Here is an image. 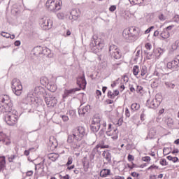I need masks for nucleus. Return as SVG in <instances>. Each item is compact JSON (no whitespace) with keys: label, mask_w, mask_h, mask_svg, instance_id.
Here are the masks:
<instances>
[{"label":"nucleus","mask_w":179,"mask_h":179,"mask_svg":"<svg viewBox=\"0 0 179 179\" xmlns=\"http://www.w3.org/2000/svg\"><path fill=\"white\" fill-rule=\"evenodd\" d=\"M25 104H34V106H40L43 103V100L34 96L31 92H29L27 98L24 99Z\"/></svg>","instance_id":"nucleus-6"},{"label":"nucleus","mask_w":179,"mask_h":179,"mask_svg":"<svg viewBox=\"0 0 179 179\" xmlns=\"http://www.w3.org/2000/svg\"><path fill=\"white\" fill-rule=\"evenodd\" d=\"M62 118L63 121H64V122L69 120V117H68V116H66V115H62Z\"/></svg>","instance_id":"nucleus-54"},{"label":"nucleus","mask_w":179,"mask_h":179,"mask_svg":"<svg viewBox=\"0 0 179 179\" xmlns=\"http://www.w3.org/2000/svg\"><path fill=\"white\" fill-rule=\"evenodd\" d=\"M92 39L93 47L92 48V51H93V52H99V50H103L104 48V41L99 38L96 35L92 36Z\"/></svg>","instance_id":"nucleus-5"},{"label":"nucleus","mask_w":179,"mask_h":179,"mask_svg":"<svg viewBox=\"0 0 179 179\" xmlns=\"http://www.w3.org/2000/svg\"><path fill=\"white\" fill-rule=\"evenodd\" d=\"M110 169H103L100 173V176L103 178L107 177V176H110Z\"/></svg>","instance_id":"nucleus-27"},{"label":"nucleus","mask_w":179,"mask_h":179,"mask_svg":"<svg viewBox=\"0 0 179 179\" xmlns=\"http://www.w3.org/2000/svg\"><path fill=\"white\" fill-rule=\"evenodd\" d=\"M145 48L146 50H149V51H150V50H152V45L150 43H146Z\"/></svg>","instance_id":"nucleus-51"},{"label":"nucleus","mask_w":179,"mask_h":179,"mask_svg":"<svg viewBox=\"0 0 179 179\" xmlns=\"http://www.w3.org/2000/svg\"><path fill=\"white\" fill-rule=\"evenodd\" d=\"M166 68L168 69H171V71L178 69L179 68V56H178L175 60L168 62Z\"/></svg>","instance_id":"nucleus-10"},{"label":"nucleus","mask_w":179,"mask_h":179,"mask_svg":"<svg viewBox=\"0 0 179 179\" xmlns=\"http://www.w3.org/2000/svg\"><path fill=\"white\" fill-rule=\"evenodd\" d=\"M26 176H27V177H31V176H33V171H27V173H26Z\"/></svg>","instance_id":"nucleus-55"},{"label":"nucleus","mask_w":179,"mask_h":179,"mask_svg":"<svg viewBox=\"0 0 179 179\" xmlns=\"http://www.w3.org/2000/svg\"><path fill=\"white\" fill-rule=\"evenodd\" d=\"M106 135L108 136H110L113 141H117L118 139V129H112L111 124H109L108 131H106Z\"/></svg>","instance_id":"nucleus-9"},{"label":"nucleus","mask_w":179,"mask_h":179,"mask_svg":"<svg viewBox=\"0 0 179 179\" xmlns=\"http://www.w3.org/2000/svg\"><path fill=\"white\" fill-rule=\"evenodd\" d=\"M110 55L111 57H113V58H115V59H120L121 57H122V54L121 53V51H120V50Z\"/></svg>","instance_id":"nucleus-26"},{"label":"nucleus","mask_w":179,"mask_h":179,"mask_svg":"<svg viewBox=\"0 0 179 179\" xmlns=\"http://www.w3.org/2000/svg\"><path fill=\"white\" fill-rule=\"evenodd\" d=\"M13 103L10 101V99L8 95H4L0 100V112L8 113L6 116L5 121L8 125L13 126L17 124L19 116L16 110L12 111Z\"/></svg>","instance_id":"nucleus-1"},{"label":"nucleus","mask_w":179,"mask_h":179,"mask_svg":"<svg viewBox=\"0 0 179 179\" xmlns=\"http://www.w3.org/2000/svg\"><path fill=\"white\" fill-rule=\"evenodd\" d=\"M173 22H176V23H178L179 22V15H176L173 18Z\"/></svg>","instance_id":"nucleus-46"},{"label":"nucleus","mask_w":179,"mask_h":179,"mask_svg":"<svg viewBox=\"0 0 179 179\" xmlns=\"http://www.w3.org/2000/svg\"><path fill=\"white\" fill-rule=\"evenodd\" d=\"M148 104L149 105L150 108H157L159 104L162 103V95L157 94L155 96V99H152L151 101L150 100L147 101Z\"/></svg>","instance_id":"nucleus-7"},{"label":"nucleus","mask_w":179,"mask_h":179,"mask_svg":"<svg viewBox=\"0 0 179 179\" xmlns=\"http://www.w3.org/2000/svg\"><path fill=\"white\" fill-rule=\"evenodd\" d=\"M78 85H80V86H83V87H86V78H85V74L82 77H80L77 80Z\"/></svg>","instance_id":"nucleus-16"},{"label":"nucleus","mask_w":179,"mask_h":179,"mask_svg":"<svg viewBox=\"0 0 179 179\" xmlns=\"http://www.w3.org/2000/svg\"><path fill=\"white\" fill-rule=\"evenodd\" d=\"M99 148H101V149H108L109 146L108 145H104L103 144H101V145H97L95 148L99 149Z\"/></svg>","instance_id":"nucleus-36"},{"label":"nucleus","mask_w":179,"mask_h":179,"mask_svg":"<svg viewBox=\"0 0 179 179\" xmlns=\"http://www.w3.org/2000/svg\"><path fill=\"white\" fill-rule=\"evenodd\" d=\"M72 163V159L69 158L68 162L66 163V166H70V164Z\"/></svg>","instance_id":"nucleus-63"},{"label":"nucleus","mask_w":179,"mask_h":179,"mask_svg":"<svg viewBox=\"0 0 179 179\" xmlns=\"http://www.w3.org/2000/svg\"><path fill=\"white\" fill-rule=\"evenodd\" d=\"M178 160V157H173L172 158V162H173V163H177Z\"/></svg>","instance_id":"nucleus-62"},{"label":"nucleus","mask_w":179,"mask_h":179,"mask_svg":"<svg viewBox=\"0 0 179 179\" xmlns=\"http://www.w3.org/2000/svg\"><path fill=\"white\" fill-rule=\"evenodd\" d=\"M40 24L43 30H50L52 27V20L48 17L41 19Z\"/></svg>","instance_id":"nucleus-8"},{"label":"nucleus","mask_w":179,"mask_h":179,"mask_svg":"<svg viewBox=\"0 0 179 179\" xmlns=\"http://www.w3.org/2000/svg\"><path fill=\"white\" fill-rule=\"evenodd\" d=\"M69 14L72 16L73 19H76L80 16V13L78 9H73Z\"/></svg>","instance_id":"nucleus-18"},{"label":"nucleus","mask_w":179,"mask_h":179,"mask_svg":"<svg viewBox=\"0 0 179 179\" xmlns=\"http://www.w3.org/2000/svg\"><path fill=\"white\" fill-rule=\"evenodd\" d=\"M88 111H90V105H86L85 106L78 109V114L79 115H84Z\"/></svg>","instance_id":"nucleus-15"},{"label":"nucleus","mask_w":179,"mask_h":179,"mask_svg":"<svg viewBox=\"0 0 179 179\" xmlns=\"http://www.w3.org/2000/svg\"><path fill=\"white\" fill-rule=\"evenodd\" d=\"M127 167L130 169V170H132V169H135L136 167V164H132V165L127 164Z\"/></svg>","instance_id":"nucleus-53"},{"label":"nucleus","mask_w":179,"mask_h":179,"mask_svg":"<svg viewBox=\"0 0 179 179\" xmlns=\"http://www.w3.org/2000/svg\"><path fill=\"white\" fill-rule=\"evenodd\" d=\"M146 73H147V69H146V66H143L142 69H141V76H145V75H146Z\"/></svg>","instance_id":"nucleus-38"},{"label":"nucleus","mask_w":179,"mask_h":179,"mask_svg":"<svg viewBox=\"0 0 179 179\" xmlns=\"http://www.w3.org/2000/svg\"><path fill=\"white\" fill-rule=\"evenodd\" d=\"M108 97L109 99H115V98H114V94H113V92H111V91H108Z\"/></svg>","instance_id":"nucleus-42"},{"label":"nucleus","mask_w":179,"mask_h":179,"mask_svg":"<svg viewBox=\"0 0 179 179\" xmlns=\"http://www.w3.org/2000/svg\"><path fill=\"white\" fill-rule=\"evenodd\" d=\"M80 90L79 88H73L71 90H65L63 94V99H66V97H69V96H73L76 92Z\"/></svg>","instance_id":"nucleus-12"},{"label":"nucleus","mask_w":179,"mask_h":179,"mask_svg":"<svg viewBox=\"0 0 179 179\" xmlns=\"http://www.w3.org/2000/svg\"><path fill=\"white\" fill-rule=\"evenodd\" d=\"M120 94V91H118V90H115L114 92H113V96H114V98L115 99V96H118Z\"/></svg>","instance_id":"nucleus-56"},{"label":"nucleus","mask_w":179,"mask_h":179,"mask_svg":"<svg viewBox=\"0 0 179 179\" xmlns=\"http://www.w3.org/2000/svg\"><path fill=\"white\" fill-rule=\"evenodd\" d=\"M118 47L115 45H110L109 47V54L110 55H113V54H115L117 51H119Z\"/></svg>","instance_id":"nucleus-19"},{"label":"nucleus","mask_w":179,"mask_h":179,"mask_svg":"<svg viewBox=\"0 0 179 179\" xmlns=\"http://www.w3.org/2000/svg\"><path fill=\"white\" fill-rule=\"evenodd\" d=\"M18 86H22V83L17 78H14L12 81V89H16Z\"/></svg>","instance_id":"nucleus-20"},{"label":"nucleus","mask_w":179,"mask_h":179,"mask_svg":"<svg viewBox=\"0 0 179 179\" xmlns=\"http://www.w3.org/2000/svg\"><path fill=\"white\" fill-rule=\"evenodd\" d=\"M141 50H138L136 53V57L134 58V61H136L141 57Z\"/></svg>","instance_id":"nucleus-45"},{"label":"nucleus","mask_w":179,"mask_h":179,"mask_svg":"<svg viewBox=\"0 0 179 179\" xmlns=\"http://www.w3.org/2000/svg\"><path fill=\"white\" fill-rule=\"evenodd\" d=\"M85 136H86V129L79 126L73 129L72 134L69 135L67 142L71 144L73 149H79L80 148V141Z\"/></svg>","instance_id":"nucleus-2"},{"label":"nucleus","mask_w":179,"mask_h":179,"mask_svg":"<svg viewBox=\"0 0 179 179\" xmlns=\"http://www.w3.org/2000/svg\"><path fill=\"white\" fill-rule=\"evenodd\" d=\"M127 159L129 162H132V160H134V156H132L131 155H129Z\"/></svg>","instance_id":"nucleus-57"},{"label":"nucleus","mask_w":179,"mask_h":179,"mask_svg":"<svg viewBox=\"0 0 179 179\" xmlns=\"http://www.w3.org/2000/svg\"><path fill=\"white\" fill-rule=\"evenodd\" d=\"M47 88L50 92H52V93H54L57 91V85L55 83H49L48 84Z\"/></svg>","instance_id":"nucleus-22"},{"label":"nucleus","mask_w":179,"mask_h":179,"mask_svg":"<svg viewBox=\"0 0 179 179\" xmlns=\"http://www.w3.org/2000/svg\"><path fill=\"white\" fill-rule=\"evenodd\" d=\"M142 160L143 162H150V157H143Z\"/></svg>","instance_id":"nucleus-49"},{"label":"nucleus","mask_w":179,"mask_h":179,"mask_svg":"<svg viewBox=\"0 0 179 179\" xmlns=\"http://www.w3.org/2000/svg\"><path fill=\"white\" fill-rule=\"evenodd\" d=\"M141 108V105L138 103H132L131 106V111H138Z\"/></svg>","instance_id":"nucleus-30"},{"label":"nucleus","mask_w":179,"mask_h":179,"mask_svg":"<svg viewBox=\"0 0 179 179\" xmlns=\"http://www.w3.org/2000/svg\"><path fill=\"white\" fill-rule=\"evenodd\" d=\"M15 157H16L15 155H10V157H8V162H9L10 163H12V162H13Z\"/></svg>","instance_id":"nucleus-50"},{"label":"nucleus","mask_w":179,"mask_h":179,"mask_svg":"<svg viewBox=\"0 0 179 179\" xmlns=\"http://www.w3.org/2000/svg\"><path fill=\"white\" fill-rule=\"evenodd\" d=\"M122 37L127 40V41H132V36L131 35V29H125L122 32Z\"/></svg>","instance_id":"nucleus-13"},{"label":"nucleus","mask_w":179,"mask_h":179,"mask_svg":"<svg viewBox=\"0 0 179 179\" xmlns=\"http://www.w3.org/2000/svg\"><path fill=\"white\" fill-rule=\"evenodd\" d=\"M142 90H143V87L138 85L137 87H136V91L137 92V93H140L141 94L142 93Z\"/></svg>","instance_id":"nucleus-40"},{"label":"nucleus","mask_w":179,"mask_h":179,"mask_svg":"<svg viewBox=\"0 0 179 179\" xmlns=\"http://www.w3.org/2000/svg\"><path fill=\"white\" fill-rule=\"evenodd\" d=\"M122 122H124V120H122V118H120L117 121V125L121 127V125H122Z\"/></svg>","instance_id":"nucleus-48"},{"label":"nucleus","mask_w":179,"mask_h":179,"mask_svg":"<svg viewBox=\"0 0 179 179\" xmlns=\"http://www.w3.org/2000/svg\"><path fill=\"white\" fill-rule=\"evenodd\" d=\"M45 102L46 103L48 107H54V106L57 104V98L50 95H48L45 97Z\"/></svg>","instance_id":"nucleus-11"},{"label":"nucleus","mask_w":179,"mask_h":179,"mask_svg":"<svg viewBox=\"0 0 179 179\" xmlns=\"http://www.w3.org/2000/svg\"><path fill=\"white\" fill-rule=\"evenodd\" d=\"M173 27H174V25H170V26L167 27L166 28H165L164 29L166 30L167 31H169V30H171Z\"/></svg>","instance_id":"nucleus-58"},{"label":"nucleus","mask_w":179,"mask_h":179,"mask_svg":"<svg viewBox=\"0 0 179 179\" xmlns=\"http://www.w3.org/2000/svg\"><path fill=\"white\" fill-rule=\"evenodd\" d=\"M45 5L50 12H58L62 6V0H48Z\"/></svg>","instance_id":"nucleus-4"},{"label":"nucleus","mask_w":179,"mask_h":179,"mask_svg":"<svg viewBox=\"0 0 179 179\" xmlns=\"http://www.w3.org/2000/svg\"><path fill=\"white\" fill-rule=\"evenodd\" d=\"M48 157L52 162H55L59 157V155L58 154H50Z\"/></svg>","instance_id":"nucleus-31"},{"label":"nucleus","mask_w":179,"mask_h":179,"mask_svg":"<svg viewBox=\"0 0 179 179\" xmlns=\"http://www.w3.org/2000/svg\"><path fill=\"white\" fill-rule=\"evenodd\" d=\"M115 9H117V6H111L110 8H109V10L110 12H114V10H115Z\"/></svg>","instance_id":"nucleus-52"},{"label":"nucleus","mask_w":179,"mask_h":179,"mask_svg":"<svg viewBox=\"0 0 179 179\" xmlns=\"http://www.w3.org/2000/svg\"><path fill=\"white\" fill-rule=\"evenodd\" d=\"M68 15H69V13L66 11H63L57 13V17H58V19H60V20H63V19H65V16H68Z\"/></svg>","instance_id":"nucleus-24"},{"label":"nucleus","mask_w":179,"mask_h":179,"mask_svg":"<svg viewBox=\"0 0 179 179\" xmlns=\"http://www.w3.org/2000/svg\"><path fill=\"white\" fill-rule=\"evenodd\" d=\"M131 176L132 177H139V174L137 173L136 172H132Z\"/></svg>","instance_id":"nucleus-61"},{"label":"nucleus","mask_w":179,"mask_h":179,"mask_svg":"<svg viewBox=\"0 0 179 179\" xmlns=\"http://www.w3.org/2000/svg\"><path fill=\"white\" fill-rule=\"evenodd\" d=\"M34 148H29L28 150H25L24 152V156H29V155H30V152H31V150H33Z\"/></svg>","instance_id":"nucleus-41"},{"label":"nucleus","mask_w":179,"mask_h":179,"mask_svg":"<svg viewBox=\"0 0 179 179\" xmlns=\"http://www.w3.org/2000/svg\"><path fill=\"white\" fill-rule=\"evenodd\" d=\"M100 127H102L101 131L104 132L106 131V127H107V124L106 122L101 120L100 115H94L91 124V131H92V132H98L100 129Z\"/></svg>","instance_id":"nucleus-3"},{"label":"nucleus","mask_w":179,"mask_h":179,"mask_svg":"<svg viewBox=\"0 0 179 179\" xmlns=\"http://www.w3.org/2000/svg\"><path fill=\"white\" fill-rule=\"evenodd\" d=\"M156 128L152 127L148 133V137L150 139H153L156 136Z\"/></svg>","instance_id":"nucleus-23"},{"label":"nucleus","mask_w":179,"mask_h":179,"mask_svg":"<svg viewBox=\"0 0 179 179\" xmlns=\"http://www.w3.org/2000/svg\"><path fill=\"white\" fill-rule=\"evenodd\" d=\"M125 115L128 118H129V117H131V113L129 112V109H128V108H126V109H125Z\"/></svg>","instance_id":"nucleus-44"},{"label":"nucleus","mask_w":179,"mask_h":179,"mask_svg":"<svg viewBox=\"0 0 179 179\" xmlns=\"http://www.w3.org/2000/svg\"><path fill=\"white\" fill-rule=\"evenodd\" d=\"M160 37L164 39L169 38L170 37V32L167 29H164L160 33Z\"/></svg>","instance_id":"nucleus-21"},{"label":"nucleus","mask_w":179,"mask_h":179,"mask_svg":"<svg viewBox=\"0 0 179 179\" xmlns=\"http://www.w3.org/2000/svg\"><path fill=\"white\" fill-rule=\"evenodd\" d=\"M103 158L106 160V162H111V154L108 151H104L103 153Z\"/></svg>","instance_id":"nucleus-25"},{"label":"nucleus","mask_w":179,"mask_h":179,"mask_svg":"<svg viewBox=\"0 0 179 179\" xmlns=\"http://www.w3.org/2000/svg\"><path fill=\"white\" fill-rule=\"evenodd\" d=\"M1 35L2 36V37H6V38H10V34L9 33H6V32H1Z\"/></svg>","instance_id":"nucleus-37"},{"label":"nucleus","mask_w":179,"mask_h":179,"mask_svg":"<svg viewBox=\"0 0 179 179\" xmlns=\"http://www.w3.org/2000/svg\"><path fill=\"white\" fill-rule=\"evenodd\" d=\"M5 157H0V169H3L6 164Z\"/></svg>","instance_id":"nucleus-32"},{"label":"nucleus","mask_w":179,"mask_h":179,"mask_svg":"<svg viewBox=\"0 0 179 179\" xmlns=\"http://www.w3.org/2000/svg\"><path fill=\"white\" fill-rule=\"evenodd\" d=\"M130 34L131 36V41H133V40H136V38L139 37V30L134 27L130 28Z\"/></svg>","instance_id":"nucleus-14"},{"label":"nucleus","mask_w":179,"mask_h":179,"mask_svg":"<svg viewBox=\"0 0 179 179\" xmlns=\"http://www.w3.org/2000/svg\"><path fill=\"white\" fill-rule=\"evenodd\" d=\"M40 82L43 86H48V85H50L48 78L47 77H42L40 80Z\"/></svg>","instance_id":"nucleus-28"},{"label":"nucleus","mask_w":179,"mask_h":179,"mask_svg":"<svg viewBox=\"0 0 179 179\" xmlns=\"http://www.w3.org/2000/svg\"><path fill=\"white\" fill-rule=\"evenodd\" d=\"M165 86H166L168 89H174V87H176V84L170 82H165Z\"/></svg>","instance_id":"nucleus-33"},{"label":"nucleus","mask_w":179,"mask_h":179,"mask_svg":"<svg viewBox=\"0 0 179 179\" xmlns=\"http://www.w3.org/2000/svg\"><path fill=\"white\" fill-rule=\"evenodd\" d=\"M159 163L162 166H167V161H166V159H162Z\"/></svg>","instance_id":"nucleus-39"},{"label":"nucleus","mask_w":179,"mask_h":179,"mask_svg":"<svg viewBox=\"0 0 179 179\" xmlns=\"http://www.w3.org/2000/svg\"><path fill=\"white\" fill-rule=\"evenodd\" d=\"M69 175H66L65 176H60V179H69Z\"/></svg>","instance_id":"nucleus-60"},{"label":"nucleus","mask_w":179,"mask_h":179,"mask_svg":"<svg viewBox=\"0 0 179 179\" xmlns=\"http://www.w3.org/2000/svg\"><path fill=\"white\" fill-rule=\"evenodd\" d=\"M14 44L16 47H19L20 45V41H16Z\"/></svg>","instance_id":"nucleus-64"},{"label":"nucleus","mask_w":179,"mask_h":179,"mask_svg":"<svg viewBox=\"0 0 179 179\" xmlns=\"http://www.w3.org/2000/svg\"><path fill=\"white\" fill-rule=\"evenodd\" d=\"M152 29H155V27H150V28H148L147 30L145 31V34H149V33H150V31H152Z\"/></svg>","instance_id":"nucleus-47"},{"label":"nucleus","mask_w":179,"mask_h":179,"mask_svg":"<svg viewBox=\"0 0 179 179\" xmlns=\"http://www.w3.org/2000/svg\"><path fill=\"white\" fill-rule=\"evenodd\" d=\"M131 3L133 5H139V3H142L144 0H129Z\"/></svg>","instance_id":"nucleus-34"},{"label":"nucleus","mask_w":179,"mask_h":179,"mask_svg":"<svg viewBox=\"0 0 179 179\" xmlns=\"http://www.w3.org/2000/svg\"><path fill=\"white\" fill-rule=\"evenodd\" d=\"M165 122L169 128H171L174 124V120L171 117H168L166 119Z\"/></svg>","instance_id":"nucleus-29"},{"label":"nucleus","mask_w":179,"mask_h":179,"mask_svg":"<svg viewBox=\"0 0 179 179\" xmlns=\"http://www.w3.org/2000/svg\"><path fill=\"white\" fill-rule=\"evenodd\" d=\"M13 93L15 96H20L22 94V91L23 90V87L22 85H18L15 89H12Z\"/></svg>","instance_id":"nucleus-17"},{"label":"nucleus","mask_w":179,"mask_h":179,"mask_svg":"<svg viewBox=\"0 0 179 179\" xmlns=\"http://www.w3.org/2000/svg\"><path fill=\"white\" fill-rule=\"evenodd\" d=\"M133 73L135 76H138V73H139V66H134L133 68Z\"/></svg>","instance_id":"nucleus-35"},{"label":"nucleus","mask_w":179,"mask_h":179,"mask_svg":"<svg viewBox=\"0 0 179 179\" xmlns=\"http://www.w3.org/2000/svg\"><path fill=\"white\" fill-rule=\"evenodd\" d=\"M158 18L162 22H164V20H166V16H164V15H163V14L159 15Z\"/></svg>","instance_id":"nucleus-43"},{"label":"nucleus","mask_w":179,"mask_h":179,"mask_svg":"<svg viewBox=\"0 0 179 179\" xmlns=\"http://www.w3.org/2000/svg\"><path fill=\"white\" fill-rule=\"evenodd\" d=\"M152 169H159V167L155 165H152L148 169V170H152Z\"/></svg>","instance_id":"nucleus-59"}]
</instances>
